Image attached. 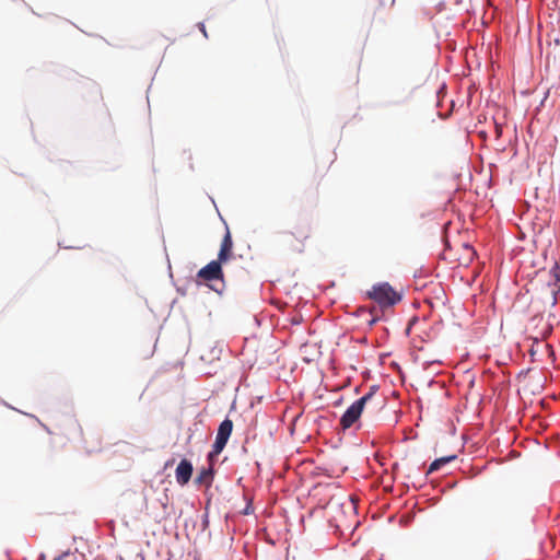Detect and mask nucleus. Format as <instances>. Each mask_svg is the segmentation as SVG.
<instances>
[{
	"label": "nucleus",
	"mask_w": 560,
	"mask_h": 560,
	"mask_svg": "<svg viewBox=\"0 0 560 560\" xmlns=\"http://www.w3.org/2000/svg\"><path fill=\"white\" fill-rule=\"evenodd\" d=\"M194 468L188 459H182L176 467L175 478L177 483L185 486L189 482Z\"/></svg>",
	"instance_id": "423d86ee"
},
{
	"label": "nucleus",
	"mask_w": 560,
	"mask_h": 560,
	"mask_svg": "<svg viewBox=\"0 0 560 560\" xmlns=\"http://www.w3.org/2000/svg\"><path fill=\"white\" fill-rule=\"evenodd\" d=\"M232 249H233V241L230 233V230L226 228L225 235L223 236V240L221 242V247L218 254V259L220 261H228L232 256Z\"/></svg>",
	"instance_id": "0eeeda50"
},
{
	"label": "nucleus",
	"mask_w": 560,
	"mask_h": 560,
	"mask_svg": "<svg viewBox=\"0 0 560 560\" xmlns=\"http://www.w3.org/2000/svg\"><path fill=\"white\" fill-rule=\"evenodd\" d=\"M54 560H81V559L75 553L68 551V552H63L62 555L55 558Z\"/></svg>",
	"instance_id": "f8f14e48"
},
{
	"label": "nucleus",
	"mask_w": 560,
	"mask_h": 560,
	"mask_svg": "<svg viewBox=\"0 0 560 560\" xmlns=\"http://www.w3.org/2000/svg\"><path fill=\"white\" fill-rule=\"evenodd\" d=\"M539 346H542L544 348H546L548 351H550L552 353V347L548 343H540L537 339H535V342L533 343L530 350H529V353L532 357H535L538 352V347Z\"/></svg>",
	"instance_id": "9b49d317"
},
{
	"label": "nucleus",
	"mask_w": 560,
	"mask_h": 560,
	"mask_svg": "<svg viewBox=\"0 0 560 560\" xmlns=\"http://www.w3.org/2000/svg\"><path fill=\"white\" fill-rule=\"evenodd\" d=\"M375 397V389L372 387L369 393L362 396L360 399L354 401L342 415L340 419V425L342 429H349L360 418L364 406L372 402Z\"/></svg>",
	"instance_id": "7ed1b4c3"
},
{
	"label": "nucleus",
	"mask_w": 560,
	"mask_h": 560,
	"mask_svg": "<svg viewBox=\"0 0 560 560\" xmlns=\"http://www.w3.org/2000/svg\"><path fill=\"white\" fill-rule=\"evenodd\" d=\"M40 560H45V556L44 555L40 556Z\"/></svg>",
	"instance_id": "f3484780"
},
{
	"label": "nucleus",
	"mask_w": 560,
	"mask_h": 560,
	"mask_svg": "<svg viewBox=\"0 0 560 560\" xmlns=\"http://www.w3.org/2000/svg\"><path fill=\"white\" fill-rule=\"evenodd\" d=\"M456 458L455 455H451V456H444V457H441V458H436L435 460H433L429 468H428V471H427V475H430L436 470H439L442 466H444L445 464L454 460Z\"/></svg>",
	"instance_id": "9d476101"
},
{
	"label": "nucleus",
	"mask_w": 560,
	"mask_h": 560,
	"mask_svg": "<svg viewBox=\"0 0 560 560\" xmlns=\"http://www.w3.org/2000/svg\"><path fill=\"white\" fill-rule=\"evenodd\" d=\"M366 294L368 298L377 303L381 308L390 307L401 300V294L394 290L387 282L374 284Z\"/></svg>",
	"instance_id": "f03ea898"
},
{
	"label": "nucleus",
	"mask_w": 560,
	"mask_h": 560,
	"mask_svg": "<svg viewBox=\"0 0 560 560\" xmlns=\"http://www.w3.org/2000/svg\"><path fill=\"white\" fill-rule=\"evenodd\" d=\"M551 329H552V327L550 325H547L546 332L542 334V338H546L547 335H549L551 332Z\"/></svg>",
	"instance_id": "2eb2a0df"
},
{
	"label": "nucleus",
	"mask_w": 560,
	"mask_h": 560,
	"mask_svg": "<svg viewBox=\"0 0 560 560\" xmlns=\"http://www.w3.org/2000/svg\"><path fill=\"white\" fill-rule=\"evenodd\" d=\"M395 0H390V3L394 4Z\"/></svg>",
	"instance_id": "a211bd4d"
},
{
	"label": "nucleus",
	"mask_w": 560,
	"mask_h": 560,
	"mask_svg": "<svg viewBox=\"0 0 560 560\" xmlns=\"http://www.w3.org/2000/svg\"><path fill=\"white\" fill-rule=\"evenodd\" d=\"M495 133H497V137H500V136H501V133H502V128H501V126H499V125H497V126H495Z\"/></svg>",
	"instance_id": "dca6fc26"
},
{
	"label": "nucleus",
	"mask_w": 560,
	"mask_h": 560,
	"mask_svg": "<svg viewBox=\"0 0 560 560\" xmlns=\"http://www.w3.org/2000/svg\"><path fill=\"white\" fill-rule=\"evenodd\" d=\"M95 440H96V444L95 445H93L91 447L86 446V450H88L89 453L101 451V448H102L101 439L96 436Z\"/></svg>",
	"instance_id": "ddd939ff"
},
{
	"label": "nucleus",
	"mask_w": 560,
	"mask_h": 560,
	"mask_svg": "<svg viewBox=\"0 0 560 560\" xmlns=\"http://www.w3.org/2000/svg\"><path fill=\"white\" fill-rule=\"evenodd\" d=\"M233 430V422L229 418L223 420L218 429L215 441L212 445V451L208 455V459L212 460L214 456H218L225 447L231 433Z\"/></svg>",
	"instance_id": "20e7f679"
},
{
	"label": "nucleus",
	"mask_w": 560,
	"mask_h": 560,
	"mask_svg": "<svg viewBox=\"0 0 560 560\" xmlns=\"http://www.w3.org/2000/svg\"><path fill=\"white\" fill-rule=\"evenodd\" d=\"M198 27H199L200 32L203 34V36L208 37L205 24L203 23H199Z\"/></svg>",
	"instance_id": "4468645a"
},
{
	"label": "nucleus",
	"mask_w": 560,
	"mask_h": 560,
	"mask_svg": "<svg viewBox=\"0 0 560 560\" xmlns=\"http://www.w3.org/2000/svg\"><path fill=\"white\" fill-rule=\"evenodd\" d=\"M213 480V467L210 464L209 468H203L199 471L198 476L195 479L197 485H203L206 487H210Z\"/></svg>",
	"instance_id": "6e6552de"
},
{
	"label": "nucleus",
	"mask_w": 560,
	"mask_h": 560,
	"mask_svg": "<svg viewBox=\"0 0 560 560\" xmlns=\"http://www.w3.org/2000/svg\"><path fill=\"white\" fill-rule=\"evenodd\" d=\"M221 264H223V261H220L219 259L210 261L207 266L198 271L197 277L205 282L223 280Z\"/></svg>",
	"instance_id": "39448f33"
},
{
	"label": "nucleus",
	"mask_w": 560,
	"mask_h": 560,
	"mask_svg": "<svg viewBox=\"0 0 560 560\" xmlns=\"http://www.w3.org/2000/svg\"><path fill=\"white\" fill-rule=\"evenodd\" d=\"M311 237V225L307 223L298 224L292 231H284L279 236L280 246L292 254H302L305 249V242Z\"/></svg>",
	"instance_id": "f257e3e1"
},
{
	"label": "nucleus",
	"mask_w": 560,
	"mask_h": 560,
	"mask_svg": "<svg viewBox=\"0 0 560 560\" xmlns=\"http://www.w3.org/2000/svg\"><path fill=\"white\" fill-rule=\"evenodd\" d=\"M550 275L553 278V282L549 283L550 293L553 295V300L556 301V295L560 292V267L557 262L550 269Z\"/></svg>",
	"instance_id": "1a4fd4ad"
}]
</instances>
